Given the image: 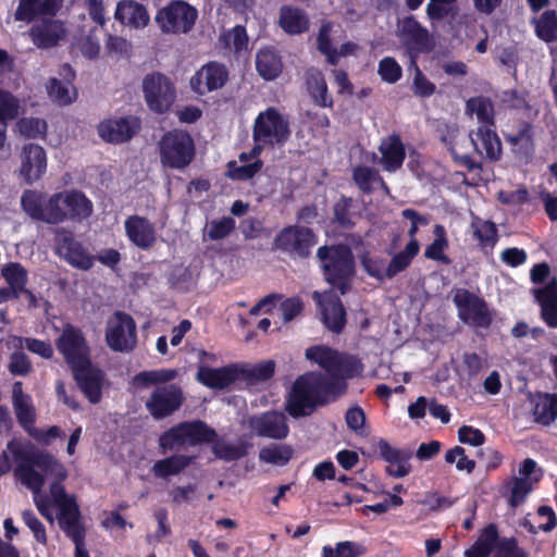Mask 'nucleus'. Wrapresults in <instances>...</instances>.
Wrapping results in <instances>:
<instances>
[{
	"label": "nucleus",
	"instance_id": "obj_1",
	"mask_svg": "<svg viewBox=\"0 0 557 557\" xmlns=\"http://www.w3.org/2000/svg\"><path fill=\"white\" fill-rule=\"evenodd\" d=\"M9 449L13 453L14 459L18 462L17 467L14 469V475L23 485L33 492L35 504L39 512L52 523V513L46 502L39 497V492L45 483L42 473L55 480L63 481L67 476L65 467L51 454L34 451L27 446L12 443L9 445Z\"/></svg>",
	"mask_w": 557,
	"mask_h": 557
},
{
	"label": "nucleus",
	"instance_id": "obj_2",
	"mask_svg": "<svg viewBox=\"0 0 557 557\" xmlns=\"http://www.w3.org/2000/svg\"><path fill=\"white\" fill-rule=\"evenodd\" d=\"M177 371L159 369L141 371L134 376V384L146 388L154 385L146 400V408L154 419L165 418L175 412L183 403V392L175 384H165L175 379Z\"/></svg>",
	"mask_w": 557,
	"mask_h": 557
},
{
	"label": "nucleus",
	"instance_id": "obj_3",
	"mask_svg": "<svg viewBox=\"0 0 557 557\" xmlns=\"http://www.w3.org/2000/svg\"><path fill=\"white\" fill-rule=\"evenodd\" d=\"M331 384L321 374L309 372L299 376L288 394L286 410L294 418L310 414L319 404L326 400Z\"/></svg>",
	"mask_w": 557,
	"mask_h": 557
},
{
	"label": "nucleus",
	"instance_id": "obj_4",
	"mask_svg": "<svg viewBox=\"0 0 557 557\" xmlns=\"http://www.w3.org/2000/svg\"><path fill=\"white\" fill-rule=\"evenodd\" d=\"M318 257L322 261L325 280L344 294L355 274L350 249L344 245L324 246L318 249Z\"/></svg>",
	"mask_w": 557,
	"mask_h": 557
},
{
	"label": "nucleus",
	"instance_id": "obj_5",
	"mask_svg": "<svg viewBox=\"0 0 557 557\" xmlns=\"http://www.w3.org/2000/svg\"><path fill=\"white\" fill-rule=\"evenodd\" d=\"M159 151L163 168L183 170L195 158V143L187 132L173 129L162 136Z\"/></svg>",
	"mask_w": 557,
	"mask_h": 557
},
{
	"label": "nucleus",
	"instance_id": "obj_6",
	"mask_svg": "<svg viewBox=\"0 0 557 557\" xmlns=\"http://www.w3.org/2000/svg\"><path fill=\"white\" fill-rule=\"evenodd\" d=\"M92 210V202L79 190L55 193L49 197L48 223H62L69 218L84 220L91 215Z\"/></svg>",
	"mask_w": 557,
	"mask_h": 557
},
{
	"label": "nucleus",
	"instance_id": "obj_7",
	"mask_svg": "<svg viewBox=\"0 0 557 557\" xmlns=\"http://www.w3.org/2000/svg\"><path fill=\"white\" fill-rule=\"evenodd\" d=\"M252 136L258 145H281L289 136V124L275 108H268L258 114L253 124Z\"/></svg>",
	"mask_w": 557,
	"mask_h": 557
},
{
	"label": "nucleus",
	"instance_id": "obj_8",
	"mask_svg": "<svg viewBox=\"0 0 557 557\" xmlns=\"http://www.w3.org/2000/svg\"><path fill=\"white\" fill-rule=\"evenodd\" d=\"M143 92L148 108L156 113L166 112L176 100L173 82L161 73H151L144 77Z\"/></svg>",
	"mask_w": 557,
	"mask_h": 557
},
{
	"label": "nucleus",
	"instance_id": "obj_9",
	"mask_svg": "<svg viewBox=\"0 0 557 557\" xmlns=\"http://www.w3.org/2000/svg\"><path fill=\"white\" fill-rule=\"evenodd\" d=\"M214 431L201 421L184 422L172 428L160 437L164 449H174L186 445H197L210 442Z\"/></svg>",
	"mask_w": 557,
	"mask_h": 557
},
{
	"label": "nucleus",
	"instance_id": "obj_10",
	"mask_svg": "<svg viewBox=\"0 0 557 557\" xmlns=\"http://www.w3.org/2000/svg\"><path fill=\"white\" fill-rule=\"evenodd\" d=\"M197 15V10L188 3L172 1L158 11L156 22L164 33L185 34L194 26Z\"/></svg>",
	"mask_w": 557,
	"mask_h": 557
},
{
	"label": "nucleus",
	"instance_id": "obj_11",
	"mask_svg": "<svg viewBox=\"0 0 557 557\" xmlns=\"http://www.w3.org/2000/svg\"><path fill=\"white\" fill-rule=\"evenodd\" d=\"M17 159L16 174L25 184H34L47 173V151L38 144L28 143L22 146Z\"/></svg>",
	"mask_w": 557,
	"mask_h": 557
},
{
	"label": "nucleus",
	"instance_id": "obj_12",
	"mask_svg": "<svg viewBox=\"0 0 557 557\" xmlns=\"http://www.w3.org/2000/svg\"><path fill=\"white\" fill-rule=\"evenodd\" d=\"M454 304L461 321L474 327H488L492 314L486 302L467 289H458L454 295Z\"/></svg>",
	"mask_w": 557,
	"mask_h": 557
},
{
	"label": "nucleus",
	"instance_id": "obj_13",
	"mask_svg": "<svg viewBox=\"0 0 557 557\" xmlns=\"http://www.w3.org/2000/svg\"><path fill=\"white\" fill-rule=\"evenodd\" d=\"M106 339L109 347L115 351L132 350L137 342L134 320L128 314L115 313L108 321Z\"/></svg>",
	"mask_w": 557,
	"mask_h": 557
},
{
	"label": "nucleus",
	"instance_id": "obj_14",
	"mask_svg": "<svg viewBox=\"0 0 557 557\" xmlns=\"http://www.w3.org/2000/svg\"><path fill=\"white\" fill-rule=\"evenodd\" d=\"M57 348L71 368L87 364L89 361V348L81 330L73 325H65L58 337Z\"/></svg>",
	"mask_w": 557,
	"mask_h": 557
},
{
	"label": "nucleus",
	"instance_id": "obj_15",
	"mask_svg": "<svg viewBox=\"0 0 557 557\" xmlns=\"http://www.w3.org/2000/svg\"><path fill=\"white\" fill-rule=\"evenodd\" d=\"M55 252L69 264L79 270L87 271L94 265V256L70 232L63 228L57 231Z\"/></svg>",
	"mask_w": 557,
	"mask_h": 557
},
{
	"label": "nucleus",
	"instance_id": "obj_16",
	"mask_svg": "<svg viewBox=\"0 0 557 557\" xmlns=\"http://www.w3.org/2000/svg\"><path fill=\"white\" fill-rule=\"evenodd\" d=\"M315 243L312 231L302 226L286 227L275 237L277 248L298 257L308 256Z\"/></svg>",
	"mask_w": 557,
	"mask_h": 557
},
{
	"label": "nucleus",
	"instance_id": "obj_17",
	"mask_svg": "<svg viewBox=\"0 0 557 557\" xmlns=\"http://www.w3.org/2000/svg\"><path fill=\"white\" fill-rule=\"evenodd\" d=\"M228 79L226 67L218 62L201 66L190 78V87L198 95L221 89Z\"/></svg>",
	"mask_w": 557,
	"mask_h": 557
},
{
	"label": "nucleus",
	"instance_id": "obj_18",
	"mask_svg": "<svg viewBox=\"0 0 557 557\" xmlns=\"http://www.w3.org/2000/svg\"><path fill=\"white\" fill-rule=\"evenodd\" d=\"M249 426L256 435L273 440H283L289 432L285 414L278 411H268L251 417Z\"/></svg>",
	"mask_w": 557,
	"mask_h": 557
},
{
	"label": "nucleus",
	"instance_id": "obj_19",
	"mask_svg": "<svg viewBox=\"0 0 557 557\" xmlns=\"http://www.w3.org/2000/svg\"><path fill=\"white\" fill-rule=\"evenodd\" d=\"M139 129V122L133 116L112 117L99 123L98 135L108 143L120 144L129 140Z\"/></svg>",
	"mask_w": 557,
	"mask_h": 557
},
{
	"label": "nucleus",
	"instance_id": "obj_20",
	"mask_svg": "<svg viewBox=\"0 0 557 557\" xmlns=\"http://www.w3.org/2000/svg\"><path fill=\"white\" fill-rule=\"evenodd\" d=\"M69 32L64 24L58 20H45L36 23L29 29V37L34 45L40 49L58 46L67 38Z\"/></svg>",
	"mask_w": 557,
	"mask_h": 557
},
{
	"label": "nucleus",
	"instance_id": "obj_21",
	"mask_svg": "<svg viewBox=\"0 0 557 557\" xmlns=\"http://www.w3.org/2000/svg\"><path fill=\"white\" fill-rule=\"evenodd\" d=\"M375 451L387 462L386 470L392 476L404 478L410 473L411 450L398 449L381 438L375 443Z\"/></svg>",
	"mask_w": 557,
	"mask_h": 557
},
{
	"label": "nucleus",
	"instance_id": "obj_22",
	"mask_svg": "<svg viewBox=\"0 0 557 557\" xmlns=\"http://www.w3.org/2000/svg\"><path fill=\"white\" fill-rule=\"evenodd\" d=\"M312 297L318 302L325 326L333 332H339L346 322V313L339 299L332 292H314Z\"/></svg>",
	"mask_w": 557,
	"mask_h": 557
},
{
	"label": "nucleus",
	"instance_id": "obj_23",
	"mask_svg": "<svg viewBox=\"0 0 557 557\" xmlns=\"http://www.w3.org/2000/svg\"><path fill=\"white\" fill-rule=\"evenodd\" d=\"M124 228L131 243L140 249H149L157 242L154 225L144 216H128L124 222Z\"/></svg>",
	"mask_w": 557,
	"mask_h": 557
},
{
	"label": "nucleus",
	"instance_id": "obj_24",
	"mask_svg": "<svg viewBox=\"0 0 557 557\" xmlns=\"http://www.w3.org/2000/svg\"><path fill=\"white\" fill-rule=\"evenodd\" d=\"M74 379L79 388L92 404L101 399L102 374L99 369L92 367L90 361L87 364L73 368Z\"/></svg>",
	"mask_w": 557,
	"mask_h": 557
},
{
	"label": "nucleus",
	"instance_id": "obj_25",
	"mask_svg": "<svg viewBox=\"0 0 557 557\" xmlns=\"http://www.w3.org/2000/svg\"><path fill=\"white\" fill-rule=\"evenodd\" d=\"M114 18L122 25L133 29H143L150 22V16L145 5L134 0L119 1L114 11Z\"/></svg>",
	"mask_w": 557,
	"mask_h": 557
},
{
	"label": "nucleus",
	"instance_id": "obj_26",
	"mask_svg": "<svg viewBox=\"0 0 557 557\" xmlns=\"http://www.w3.org/2000/svg\"><path fill=\"white\" fill-rule=\"evenodd\" d=\"M63 0H20L14 18L26 23L42 15H55L62 8Z\"/></svg>",
	"mask_w": 557,
	"mask_h": 557
},
{
	"label": "nucleus",
	"instance_id": "obj_27",
	"mask_svg": "<svg viewBox=\"0 0 557 557\" xmlns=\"http://www.w3.org/2000/svg\"><path fill=\"white\" fill-rule=\"evenodd\" d=\"M62 71L65 79L51 78L47 84V92L51 101L59 106H69L77 98V90L72 84L75 76L74 71L67 64L63 65Z\"/></svg>",
	"mask_w": 557,
	"mask_h": 557
},
{
	"label": "nucleus",
	"instance_id": "obj_28",
	"mask_svg": "<svg viewBox=\"0 0 557 557\" xmlns=\"http://www.w3.org/2000/svg\"><path fill=\"white\" fill-rule=\"evenodd\" d=\"M528 401L534 422L550 425L557 419V394L537 393Z\"/></svg>",
	"mask_w": 557,
	"mask_h": 557
},
{
	"label": "nucleus",
	"instance_id": "obj_29",
	"mask_svg": "<svg viewBox=\"0 0 557 557\" xmlns=\"http://www.w3.org/2000/svg\"><path fill=\"white\" fill-rule=\"evenodd\" d=\"M60 516L59 523L61 529L71 537L75 543V552L85 549V531L79 523V512L75 502L67 503V505L59 507Z\"/></svg>",
	"mask_w": 557,
	"mask_h": 557
},
{
	"label": "nucleus",
	"instance_id": "obj_30",
	"mask_svg": "<svg viewBox=\"0 0 557 557\" xmlns=\"http://www.w3.org/2000/svg\"><path fill=\"white\" fill-rule=\"evenodd\" d=\"M238 379H240V371L235 364L218 369L200 367L197 372V380L210 388H225Z\"/></svg>",
	"mask_w": 557,
	"mask_h": 557
},
{
	"label": "nucleus",
	"instance_id": "obj_31",
	"mask_svg": "<svg viewBox=\"0 0 557 557\" xmlns=\"http://www.w3.org/2000/svg\"><path fill=\"white\" fill-rule=\"evenodd\" d=\"M262 146H255L250 153H242L238 160L227 164V176L233 180L245 181L251 178L262 168V162L258 159Z\"/></svg>",
	"mask_w": 557,
	"mask_h": 557
},
{
	"label": "nucleus",
	"instance_id": "obj_32",
	"mask_svg": "<svg viewBox=\"0 0 557 557\" xmlns=\"http://www.w3.org/2000/svg\"><path fill=\"white\" fill-rule=\"evenodd\" d=\"M470 144L480 156L488 160H497L500 156V140L490 126H481L476 132L470 133Z\"/></svg>",
	"mask_w": 557,
	"mask_h": 557
},
{
	"label": "nucleus",
	"instance_id": "obj_33",
	"mask_svg": "<svg viewBox=\"0 0 557 557\" xmlns=\"http://www.w3.org/2000/svg\"><path fill=\"white\" fill-rule=\"evenodd\" d=\"M12 403L18 422L27 432H32L36 420V409L32 396L23 392L21 382L13 384Z\"/></svg>",
	"mask_w": 557,
	"mask_h": 557
},
{
	"label": "nucleus",
	"instance_id": "obj_34",
	"mask_svg": "<svg viewBox=\"0 0 557 557\" xmlns=\"http://www.w3.org/2000/svg\"><path fill=\"white\" fill-rule=\"evenodd\" d=\"M397 35L405 46L413 50L424 48L429 41L428 30L412 16H407L398 22Z\"/></svg>",
	"mask_w": 557,
	"mask_h": 557
},
{
	"label": "nucleus",
	"instance_id": "obj_35",
	"mask_svg": "<svg viewBox=\"0 0 557 557\" xmlns=\"http://www.w3.org/2000/svg\"><path fill=\"white\" fill-rule=\"evenodd\" d=\"M541 307V317L549 326L557 329V281L552 280L544 288L534 290Z\"/></svg>",
	"mask_w": 557,
	"mask_h": 557
},
{
	"label": "nucleus",
	"instance_id": "obj_36",
	"mask_svg": "<svg viewBox=\"0 0 557 557\" xmlns=\"http://www.w3.org/2000/svg\"><path fill=\"white\" fill-rule=\"evenodd\" d=\"M441 139L449 147L453 156L459 159L460 162L472 169V162L467 154V149L471 146L470 134L461 132L457 126H446L445 132L442 133Z\"/></svg>",
	"mask_w": 557,
	"mask_h": 557
},
{
	"label": "nucleus",
	"instance_id": "obj_37",
	"mask_svg": "<svg viewBox=\"0 0 557 557\" xmlns=\"http://www.w3.org/2000/svg\"><path fill=\"white\" fill-rule=\"evenodd\" d=\"M380 163L388 172L399 169L405 159V147L397 136H388L381 141Z\"/></svg>",
	"mask_w": 557,
	"mask_h": 557
},
{
	"label": "nucleus",
	"instance_id": "obj_38",
	"mask_svg": "<svg viewBox=\"0 0 557 557\" xmlns=\"http://www.w3.org/2000/svg\"><path fill=\"white\" fill-rule=\"evenodd\" d=\"M21 206L32 219L48 223L49 198L44 193L27 189L22 194Z\"/></svg>",
	"mask_w": 557,
	"mask_h": 557
},
{
	"label": "nucleus",
	"instance_id": "obj_39",
	"mask_svg": "<svg viewBox=\"0 0 557 557\" xmlns=\"http://www.w3.org/2000/svg\"><path fill=\"white\" fill-rule=\"evenodd\" d=\"M278 24L288 34H301L309 28V17L301 9L286 5L280 11Z\"/></svg>",
	"mask_w": 557,
	"mask_h": 557
},
{
	"label": "nucleus",
	"instance_id": "obj_40",
	"mask_svg": "<svg viewBox=\"0 0 557 557\" xmlns=\"http://www.w3.org/2000/svg\"><path fill=\"white\" fill-rule=\"evenodd\" d=\"M1 275L8 284V289L13 294L14 299L20 298L28 282L27 270L17 262H11L2 267Z\"/></svg>",
	"mask_w": 557,
	"mask_h": 557
},
{
	"label": "nucleus",
	"instance_id": "obj_41",
	"mask_svg": "<svg viewBox=\"0 0 557 557\" xmlns=\"http://www.w3.org/2000/svg\"><path fill=\"white\" fill-rule=\"evenodd\" d=\"M305 356L308 360L325 369L330 374L337 375L341 358L336 351L326 346H313L306 349Z\"/></svg>",
	"mask_w": 557,
	"mask_h": 557
},
{
	"label": "nucleus",
	"instance_id": "obj_42",
	"mask_svg": "<svg viewBox=\"0 0 557 557\" xmlns=\"http://www.w3.org/2000/svg\"><path fill=\"white\" fill-rule=\"evenodd\" d=\"M5 345L11 350H20L25 346L30 352L45 359H50L53 355L52 345L49 342L37 338L10 335L5 341Z\"/></svg>",
	"mask_w": 557,
	"mask_h": 557
},
{
	"label": "nucleus",
	"instance_id": "obj_43",
	"mask_svg": "<svg viewBox=\"0 0 557 557\" xmlns=\"http://www.w3.org/2000/svg\"><path fill=\"white\" fill-rule=\"evenodd\" d=\"M256 67L261 77L272 81L282 73L283 63L274 50L262 49L257 54Z\"/></svg>",
	"mask_w": 557,
	"mask_h": 557
},
{
	"label": "nucleus",
	"instance_id": "obj_44",
	"mask_svg": "<svg viewBox=\"0 0 557 557\" xmlns=\"http://www.w3.org/2000/svg\"><path fill=\"white\" fill-rule=\"evenodd\" d=\"M499 541L497 529L494 524L487 525L479 536L478 541L466 553L467 557H487L493 548L496 549Z\"/></svg>",
	"mask_w": 557,
	"mask_h": 557
},
{
	"label": "nucleus",
	"instance_id": "obj_45",
	"mask_svg": "<svg viewBox=\"0 0 557 557\" xmlns=\"http://www.w3.org/2000/svg\"><path fill=\"white\" fill-rule=\"evenodd\" d=\"M537 482V478H512L506 483L508 490V503L511 508H516L521 505L527 495L533 488V485Z\"/></svg>",
	"mask_w": 557,
	"mask_h": 557
},
{
	"label": "nucleus",
	"instance_id": "obj_46",
	"mask_svg": "<svg viewBox=\"0 0 557 557\" xmlns=\"http://www.w3.org/2000/svg\"><path fill=\"white\" fill-rule=\"evenodd\" d=\"M292 456L293 449L286 444H269L259 451L260 461L277 467L287 465Z\"/></svg>",
	"mask_w": 557,
	"mask_h": 557
},
{
	"label": "nucleus",
	"instance_id": "obj_47",
	"mask_svg": "<svg viewBox=\"0 0 557 557\" xmlns=\"http://www.w3.org/2000/svg\"><path fill=\"white\" fill-rule=\"evenodd\" d=\"M191 461V457L185 455H175L162 460L157 461L153 465L152 471L156 476L166 478L169 475H175L182 470L187 468Z\"/></svg>",
	"mask_w": 557,
	"mask_h": 557
},
{
	"label": "nucleus",
	"instance_id": "obj_48",
	"mask_svg": "<svg viewBox=\"0 0 557 557\" xmlns=\"http://www.w3.org/2000/svg\"><path fill=\"white\" fill-rule=\"evenodd\" d=\"M420 245L417 239H410L405 249L396 253L388 262L389 278L394 277L397 273L404 271L409 267L412 259L419 252Z\"/></svg>",
	"mask_w": 557,
	"mask_h": 557
},
{
	"label": "nucleus",
	"instance_id": "obj_49",
	"mask_svg": "<svg viewBox=\"0 0 557 557\" xmlns=\"http://www.w3.org/2000/svg\"><path fill=\"white\" fill-rule=\"evenodd\" d=\"M466 110L468 113L475 115L482 126H491L494 121V110L492 102L484 97L471 98L467 101Z\"/></svg>",
	"mask_w": 557,
	"mask_h": 557
},
{
	"label": "nucleus",
	"instance_id": "obj_50",
	"mask_svg": "<svg viewBox=\"0 0 557 557\" xmlns=\"http://www.w3.org/2000/svg\"><path fill=\"white\" fill-rule=\"evenodd\" d=\"M536 36L546 41L557 40V11H545L539 20L534 22Z\"/></svg>",
	"mask_w": 557,
	"mask_h": 557
},
{
	"label": "nucleus",
	"instance_id": "obj_51",
	"mask_svg": "<svg viewBox=\"0 0 557 557\" xmlns=\"http://www.w3.org/2000/svg\"><path fill=\"white\" fill-rule=\"evenodd\" d=\"M434 240L425 248L424 256L431 260L443 261L448 263V258L444 255L445 249L448 246L446 238V232L444 226L436 224L433 230Z\"/></svg>",
	"mask_w": 557,
	"mask_h": 557
},
{
	"label": "nucleus",
	"instance_id": "obj_52",
	"mask_svg": "<svg viewBox=\"0 0 557 557\" xmlns=\"http://www.w3.org/2000/svg\"><path fill=\"white\" fill-rule=\"evenodd\" d=\"M24 112L21 100L9 91L0 89V122L5 124Z\"/></svg>",
	"mask_w": 557,
	"mask_h": 557
},
{
	"label": "nucleus",
	"instance_id": "obj_53",
	"mask_svg": "<svg viewBox=\"0 0 557 557\" xmlns=\"http://www.w3.org/2000/svg\"><path fill=\"white\" fill-rule=\"evenodd\" d=\"M275 363L267 360L255 366L239 367L240 379H245L250 383L262 382L270 379L274 374Z\"/></svg>",
	"mask_w": 557,
	"mask_h": 557
},
{
	"label": "nucleus",
	"instance_id": "obj_54",
	"mask_svg": "<svg viewBox=\"0 0 557 557\" xmlns=\"http://www.w3.org/2000/svg\"><path fill=\"white\" fill-rule=\"evenodd\" d=\"M308 88L317 104L324 108L332 106V98L327 94V86L321 73L310 72Z\"/></svg>",
	"mask_w": 557,
	"mask_h": 557
},
{
	"label": "nucleus",
	"instance_id": "obj_55",
	"mask_svg": "<svg viewBox=\"0 0 557 557\" xmlns=\"http://www.w3.org/2000/svg\"><path fill=\"white\" fill-rule=\"evenodd\" d=\"M15 129L25 138H44L47 133V123L39 117H23L16 122Z\"/></svg>",
	"mask_w": 557,
	"mask_h": 557
},
{
	"label": "nucleus",
	"instance_id": "obj_56",
	"mask_svg": "<svg viewBox=\"0 0 557 557\" xmlns=\"http://www.w3.org/2000/svg\"><path fill=\"white\" fill-rule=\"evenodd\" d=\"M471 228L475 238L484 247L493 248L497 242V231L494 223L479 218L473 219Z\"/></svg>",
	"mask_w": 557,
	"mask_h": 557
},
{
	"label": "nucleus",
	"instance_id": "obj_57",
	"mask_svg": "<svg viewBox=\"0 0 557 557\" xmlns=\"http://www.w3.org/2000/svg\"><path fill=\"white\" fill-rule=\"evenodd\" d=\"M413 69L412 86L411 89L414 96L420 98H429L436 91V86L432 83L417 66L414 61H411Z\"/></svg>",
	"mask_w": 557,
	"mask_h": 557
},
{
	"label": "nucleus",
	"instance_id": "obj_58",
	"mask_svg": "<svg viewBox=\"0 0 557 557\" xmlns=\"http://www.w3.org/2000/svg\"><path fill=\"white\" fill-rule=\"evenodd\" d=\"M213 450L216 457L224 460H236L244 457L247 454L248 445L244 442L238 443H226L218 442L213 446Z\"/></svg>",
	"mask_w": 557,
	"mask_h": 557
},
{
	"label": "nucleus",
	"instance_id": "obj_59",
	"mask_svg": "<svg viewBox=\"0 0 557 557\" xmlns=\"http://www.w3.org/2000/svg\"><path fill=\"white\" fill-rule=\"evenodd\" d=\"M354 178L357 183V185L366 191H369L373 189L376 185H380L384 189H386V186L384 182L379 176L377 172L367 168V166H359L354 172Z\"/></svg>",
	"mask_w": 557,
	"mask_h": 557
},
{
	"label": "nucleus",
	"instance_id": "obj_60",
	"mask_svg": "<svg viewBox=\"0 0 557 557\" xmlns=\"http://www.w3.org/2000/svg\"><path fill=\"white\" fill-rule=\"evenodd\" d=\"M234 228L235 220L230 216H224L208 223L206 227V234L209 239L218 240L226 237Z\"/></svg>",
	"mask_w": 557,
	"mask_h": 557
},
{
	"label": "nucleus",
	"instance_id": "obj_61",
	"mask_svg": "<svg viewBox=\"0 0 557 557\" xmlns=\"http://www.w3.org/2000/svg\"><path fill=\"white\" fill-rule=\"evenodd\" d=\"M361 264L367 273L380 281L389 278L388 268L385 260L380 258H372L368 253L360 257Z\"/></svg>",
	"mask_w": 557,
	"mask_h": 557
},
{
	"label": "nucleus",
	"instance_id": "obj_62",
	"mask_svg": "<svg viewBox=\"0 0 557 557\" xmlns=\"http://www.w3.org/2000/svg\"><path fill=\"white\" fill-rule=\"evenodd\" d=\"M333 32V24L325 23L321 26L318 35V48L327 57V60L332 64L337 63V49H333L331 45V34Z\"/></svg>",
	"mask_w": 557,
	"mask_h": 557
},
{
	"label": "nucleus",
	"instance_id": "obj_63",
	"mask_svg": "<svg viewBox=\"0 0 557 557\" xmlns=\"http://www.w3.org/2000/svg\"><path fill=\"white\" fill-rule=\"evenodd\" d=\"M225 45L235 52H242L248 49V36L242 26H235L223 36Z\"/></svg>",
	"mask_w": 557,
	"mask_h": 557
},
{
	"label": "nucleus",
	"instance_id": "obj_64",
	"mask_svg": "<svg viewBox=\"0 0 557 557\" xmlns=\"http://www.w3.org/2000/svg\"><path fill=\"white\" fill-rule=\"evenodd\" d=\"M401 66L391 57L382 59L379 63V74L386 83H396L401 77Z\"/></svg>",
	"mask_w": 557,
	"mask_h": 557
}]
</instances>
